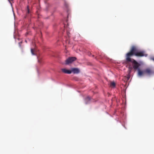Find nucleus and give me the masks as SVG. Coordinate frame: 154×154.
Segmentation results:
<instances>
[{
	"label": "nucleus",
	"mask_w": 154,
	"mask_h": 154,
	"mask_svg": "<svg viewBox=\"0 0 154 154\" xmlns=\"http://www.w3.org/2000/svg\"><path fill=\"white\" fill-rule=\"evenodd\" d=\"M133 55L138 57H146L148 55L144 51H140L136 46H133L130 51L126 54V60L127 61H131V57Z\"/></svg>",
	"instance_id": "nucleus-1"
},
{
	"label": "nucleus",
	"mask_w": 154,
	"mask_h": 154,
	"mask_svg": "<svg viewBox=\"0 0 154 154\" xmlns=\"http://www.w3.org/2000/svg\"><path fill=\"white\" fill-rule=\"evenodd\" d=\"M131 61H127L126 60L127 63H128L129 62H131L132 63L133 68L134 69L136 70L137 69L138 70V69H139V67L140 66V64L134 59L131 58Z\"/></svg>",
	"instance_id": "nucleus-2"
},
{
	"label": "nucleus",
	"mask_w": 154,
	"mask_h": 154,
	"mask_svg": "<svg viewBox=\"0 0 154 154\" xmlns=\"http://www.w3.org/2000/svg\"><path fill=\"white\" fill-rule=\"evenodd\" d=\"M76 59L75 57H70L68 58L65 61V64L68 65L72 63Z\"/></svg>",
	"instance_id": "nucleus-3"
},
{
	"label": "nucleus",
	"mask_w": 154,
	"mask_h": 154,
	"mask_svg": "<svg viewBox=\"0 0 154 154\" xmlns=\"http://www.w3.org/2000/svg\"><path fill=\"white\" fill-rule=\"evenodd\" d=\"M70 71L74 74H78L80 72L79 69L77 68H72Z\"/></svg>",
	"instance_id": "nucleus-4"
},
{
	"label": "nucleus",
	"mask_w": 154,
	"mask_h": 154,
	"mask_svg": "<svg viewBox=\"0 0 154 154\" xmlns=\"http://www.w3.org/2000/svg\"><path fill=\"white\" fill-rule=\"evenodd\" d=\"M61 70L63 72L65 73L70 74L71 73V71L70 70H68L66 69H61Z\"/></svg>",
	"instance_id": "nucleus-5"
},
{
	"label": "nucleus",
	"mask_w": 154,
	"mask_h": 154,
	"mask_svg": "<svg viewBox=\"0 0 154 154\" xmlns=\"http://www.w3.org/2000/svg\"><path fill=\"white\" fill-rule=\"evenodd\" d=\"M144 72H145V74L146 73L148 75H150L152 72V71L151 70L149 69H146L144 70Z\"/></svg>",
	"instance_id": "nucleus-6"
},
{
	"label": "nucleus",
	"mask_w": 154,
	"mask_h": 154,
	"mask_svg": "<svg viewBox=\"0 0 154 154\" xmlns=\"http://www.w3.org/2000/svg\"><path fill=\"white\" fill-rule=\"evenodd\" d=\"M91 98L89 96L87 97L85 99V104H87L90 102Z\"/></svg>",
	"instance_id": "nucleus-7"
},
{
	"label": "nucleus",
	"mask_w": 154,
	"mask_h": 154,
	"mask_svg": "<svg viewBox=\"0 0 154 154\" xmlns=\"http://www.w3.org/2000/svg\"><path fill=\"white\" fill-rule=\"evenodd\" d=\"M138 75L139 76H141L145 74V72H144V71H142L140 70V69H138Z\"/></svg>",
	"instance_id": "nucleus-8"
},
{
	"label": "nucleus",
	"mask_w": 154,
	"mask_h": 154,
	"mask_svg": "<svg viewBox=\"0 0 154 154\" xmlns=\"http://www.w3.org/2000/svg\"><path fill=\"white\" fill-rule=\"evenodd\" d=\"M116 84L114 82H112L111 83L110 86L112 87H115V86Z\"/></svg>",
	"instance_id": "nucleus-9"
},
{
	"label": "nucleus",
	"mask_w": 154,
	"mask_h": 154,
	"mask_svg": "<svg viewBox=\"0 0 154 154\" xmlns=\"http://www.w3.org/2000/svg\"><path fill=\"white\" fill-rule=\"evenodd\" d=\"M31 52L32 55H34L35 54L34 53V51H35L34 49H31Z\"/></svg>",
	"instance_id": "nucleus-10"
},
{
	"label": "nucleus",
	"mask_w": 154,
	"mask_h": 154,
	"mask_svg": "<svg viewBox=\"0 0 154 154\" xmlns=\"http://www.w3.org/2000/svg\"><path fill=\"white\" fill-rule=\"evenodd\" d=\"M128 68L130 70H131L132 69V67L131 65H129L128 66Z\"/></svg>",
	"instance_id": "nucleus-11"
},
{
	"label": "nucleus",
	"mask_w": 154,
	"mask_h": 154,
	"mask_svg": "<svg viewBox=\"0 0 154 154\" xmlns=\"http://www.w3.org/2000/svg\"><path fill=\"white\" fill-rule=\"evenodd\" d=\"M27 13H28V14H29V7H28V6L27 7Z\"/></svg>",
	"instance_id": "nucleus-12"
},
{
	"label": "nucleus",
	"mask_w": 154,
	"mask_h": 154,
	"mask_svg": "<svg viewBox=\"0 0 154 154\" xmlns=\"http://www.w3.org/2000/svg\"><path fill=\"white\" fill-rule=\"evenodd\" d=\"M38 62L39 63H41V61L39 60H38Z\"/></svg>",
	"instance_id": "nucleus-13"
},
{
	"label": "nucleus",
	"mask_w": 154,
	"mask_h": 154,
	"mask_svg": "<svg viewBox=\"0 0 154 154\" xmlns=\"http://www.w3.org/2000/svg\"><path fill=\"white\" fill-rule=\"evenodd\" d=\"M152 60L154 61V58H152Z\"/></svg>",
	"instance_id": "nucleus-14"
}]
</instances>
